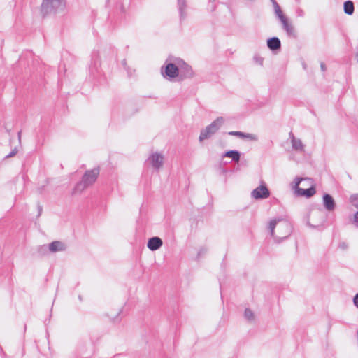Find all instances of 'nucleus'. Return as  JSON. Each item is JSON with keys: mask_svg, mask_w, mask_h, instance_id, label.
Segmentation results:
<instances>
[{"mask_svg": "<svg viewBox=\"0 0 358 358\" xmlns=\"http://www.w3.org/2000/svg\"><path fill=\"white\" fill-rule=\"evenodd\" d=\"M244 133L245 132H242V131H229L228 133V134L229 136H233L238 137L240 138H243Z\"/></svg>", "mask_w": 358, "mask_h": 358, "instance_id": "25", "label": "nucleus"}, {"mask_svg": "<svg viewBox=\"0 0 358 358\" xmlns=\"http://www.w3.org/2000/svg\"><path fill=\"white\" fill-rule=\"evenodd\" d=\"M323 204L324 208L328 211H332L334 210L336 204L333 197L329 194H324L323 195Z\"/></svg>", "mask_w": 358, "mask_h": 358, "instance_id": "12", "label": "nucleus"}, {"mask_svg": "<svg viewBox=\"0 0 358 358\" xmlns=\"http://www.w3.org/2000/svg\"><path fill=\"white\" fill-rule=\"evenodd\" d=\"M305 180H308V181H311V179L310 178H300V177H296L294 182H293V185H292V187L293 189H294L295 191V193L297 194V193L299 192V189H301V188L299 187V185L300 183L302 182V181H305Z\"/></svg>", "mask_w": 358, "mask_h": 358, "instance_id": "20", "label": "nucleus"}, {"mask_svg": "<svg viewBox=\"0 0 358 358\" xmlns=\"http://www.w3.org/2000/svg\"><path fill=\"white\" fill-rule=\"evenodd\" d=\"M99 175V169L94 168L85 171L82 179L78 182L72 190V194L76 195L84 192L87 188L92 186L97 180Z\"/></svg>", "mask_w": 358, "mask_h": 358, "instance_id": "2", "label": "nucleus"}, {"mask_svg": "<svg viewBox=\"0 0 358 358\" xmlns=\"http://www.w3.org/2000/svg\"><path fill=\"white\" fill-rule=\"evenodd\" d=\"M296 15L297 17H303L305 15V12L303 9L298 8L296 10Z\"/></svg>", "mask_w": 358, "mask_h": 358, "instance_id": "26", "label": "nucleus"}, {"mask_svg": "<svg viewBox=\"0 0 358 358\" xmlns=\"http://www.w3.org/2000/svg\"><path fill=\"white\" fill-rule=\"evenodd\" d=\"M320 68H321V70H322V71H326L327 67H326V65L324 64V62H321V63H320Z\"/></svg>", "mask_w": 358, "mask_h": 358, "instance_id": "31", "label": "nucleus"}, {"mask_svg": "<svg viewBox=\"0 0 358 358\" xmlns=\"http://www.w3.org/2000/svg\"><path fill=\"white\" fill-rule=\"evenodd\" d=\"M354 305L358 308V293L355 296L353 299Z\"/></svg>", "mask_w": 358, "mask_h": 358, "instance_id": "28", "label": "nucleus"}, {"mask_svg": "<svg viewBox=\"0 0 358 358\" xmlns=\"http://www.w3.org/2000/svg\"><path fill=\"white\" fill-rule=\"evenodd\" d=\"M164 162V155L157 152H152L145 162L148 166L157 171L163 167Z\"/></svg>", "mask_w": 358, "mask_h": 358, "instance_id": "6", "label": "nucleus"}, {"mask_svg": "<svg viewBox=\"0 0 358 358\" xmlns=\"http://www.w3.org/2000/svg\"><path fill=\"white\" fill-rule=\"evenodd\" d=\"M222 157H229L234 162H238L241 158V152L236 150H228L222 155Z\"/></svg>", "mask_w": 358, "mask_h": 358, "instance_id": "16", "label": "nucleus"}, {"mask_svg": "<svg viewBox=\"0 0 358 358\" xmlns=\"http://www.w3.org/2000/svg\"><path fill=\"white\" fill-rule=\"evenodd\" d=\"M289 138L291 139V143L292 148L299 152H304V145L302 143L301 140L299 138H296L292 132H290L289 134Z\"/></svg>", "mask_w": 358, "mask_h": 358, "instance_id": "10", "label": "nucleus"}, {"mask_svg": "<svg viewBox=\"0 0 358 358\" xmlns=\"http://www.w3.org/2000/svg\"><path fill=\"white\" fill-rule=\"evenodd\" d=\"M122 66L126 69V70L127 71L128 75H129V76H132V72H131V71L130 69H129L128 68H127V66H127V63H126V60H125V59H123V60L122 61Z\"/></svg>", "mask_w": 358, "mask_h": 358, "instance_id": "27", "label": "nucleus"}, {"mask_svg": "<svg viewBox=\"0 0 358 358\" xmlns=\"http://www.w3.org/2000/svg\"><path fill=\"white\" fill-rule=\"evenodd\" d=\"M178 7L180 15V20L184 21L187 17V5L185 0H178Z\"/></svg>", "mask_w": 358, "mask_h": 358, "instance_id": "15", "label": "nucleus"}, {"mask_svg": "<svg viewBox=\"0 0 358 358\" xmlns=\"http://www.w3.org/2000/svg\"><path fill=\"white\" fill-rule=\"evenodd\" d=\"M163 245L162 240L158 236H154L148 239L147 246L152 250L155 251L159 249Z\"/></svg>", "mask_w": 358, "mask_h": 358, "instance_id": "11", "label": "nucleus"}, {"mask_svg": "<svg viewBox=\"0 0 358 358\" xmlns=\"http://www.w3.org/2000/svg\"><path fill=\"white\" fill-rule=\"evenodd\" d=\"M315 189L313 186H311L310 187L307 188L306 189H302V188L301 189H299V192L297 193V195L310 198L312 196H313L315 194Z\"/></svg>", "mask_w": 358, "mask_h": 358, "instance_id": "18", "label": "nucleus"}, {"mask_svg": "<svg viewBox=\"0 0 358 358\" xmlns=\"http://www.w3.org/2000/svg\"><path fill=\"white\" fill-rule=\"evenodd\" d=\"M354 222L358 227V211L354 215Z\"/></svg>", "mask_w": 358, "mask_h": 358, "instance_id": "30", "label": "nucleus"}, {"mask_svg": "<svg viewBox=\"0 0 358 358\" xmlns=\"http://www.w3.org/2000/svg\"><path fill=\"white\" fill-rule=\"evenodd\" d=\"M243 138L248 139L251 141H257L259 139L257 135L250 133H244Z\"/></svg>", "mask_w": 358, "mask_h": 358, "instance_id": "23", "label": "nucleus"}, {"mask_svg": "<svg viewBox=\"0 0 358 358\" xmlns=\"http://www.w3.org/2000/svg\"><path fill=\"white\" fill-rule=\"evenodd\" d=\"M269 229L273 238L285 239L291 234L292 227L287 220L278 218L270 221Z\"/></svg>", "mask_w": 358, "mask_h": 358, "instance_id": "1", "label": "nucleus"}, {"mask_svg": "<svg viewBox=\"0 0 358 358\" xmlns=\"http://www.w3.org/2000/svg\"><path fill=\"white\" fill-rule=\"evenodd\" d=\"M267 46L272 51L279 50L281 48L280 40L278 37H272L267 40Z\"/></svg>", "mask_w": 358, "mask_h": 358, "instance_id": "13", "label": "nucleus"}, {"mask_svg": "<svg viewBox=\"0 0 358 358\" xmlns=\"http://www.w3.org/2000/svg\"><path fill=\"white\" fill-rule=\"evenodd\" d=\"M351 199L353 201L354 199H357V195H354V196H351Z\"/></svg>", "mask_w": 358, "mask_h": 358, "instance_id": "33", "label": "nucleus"}, {"mask_svg": "<svg viewBox=\"0 0 358 358\" xmlns=\"http://www.w3.org/2000/svg\"><path fill=\"white\" fill-rule=\"evenodd\" d=\"M273 8L275 15L278 17L280 22L287 18L286 16L282 13V11L277 2H275Z\"/></svg>", "mask_w": 358, "mask_h": 358, "instance_id": "21", "label": "nucleus"}, {"mask_svg": "<svg viewBox=\"0 0 358 358\" xmlns=\"http://www.w3.org/2000/svg\"><path fill=\"white\" fill-rule=\"evenodd\" d=\"M161 73L169 80L178 78L179 80L178 57H169L161 67Z\"/></svg>", "mask_w": 358, "mask_h": 358, "instance_id": "3", "label": "nucleus"}, {"mask_svg": "<svg viewBox=\"0 0 358 358\" xmlns=\"http://www.w3.org/2000/svg\"><path fill=\"white\" fill-rule=\"evenodd\" d=\"M17 150L16 149H15L14 150H13L7 157H11L13 156H14L16 153H17Z\"/></svg>", "mask_w": 358, "mask_h": 358, "instance_id": "32", "label": "nucleus"}, {"mask_svg": "<svg viewBox=\"0 0 358 358\" xmlns=\"http://www.w3.org/2000/svg\"><path fill=\"white\" fill-rule=\"evenodd\" d=\"M343 9L345 14L351 15L355 10L354 3L352 1H346L343 4Z\"/></svg>", "mask_w": 358, "mask_h": 358, "instance_id": "19", "label": "nucleus"}, {"mask_svg": "<svg viewBox=\"0 0 358 358\" xmlns=\"http://www.w3.org/2000/svg\"><path fill=\"white\" fill-rule=\"evenodd\" d=\"M281 23L282 24L283 29L287 32V34L293 38L296 37V34L294 27L290 24L288 22L287 18H285V20L281 21Z\"/></svg>", "mask_w": 358, "mask_h": 358, "instance_id": "14", "label": "nucleus"}, {"mask_svg": "<svg viewBox=\"0 0 358 358\" xmlns=\"http://www.w3.org/2000/svg\"><path fill=\"white\" fill-rule=\"evenodd\" d=\"M65 8V0H43L41 4V12L43 15L61 12Z\"/></svg>", "mask_w": 358, "mask_h": 358, "instance_id": "4", "label": "nucleus"}, {"mask_svg": "<svg viewBox=\"0 0 358 358\" xmlns=\"http://www.w3.org/2000/svg\"><path fill=\"white\" fill-rule=\"evenodd\" d=\"M251 195L255 199H264L270 196V192L266 185L263 183L253 189Z\"/></svg>", "mask_w": 358, "mask_h": 358, "instance_id": "9", "label": "nucleus"}, {"mask_svg": "<svg viewBox=\"0 0 358 358\" xmlns=\"http://www.w3.org/2000/svg\"><path fill=\"white\" fill-rule=\"evenodd\" d=\"M49 250L52 252L63 251L66 249L65 245L60 241H56L49 244Z\"/></svg>", "mask_w": 358, "mask_h": 358, "instance_id": "17", "label": "nucleus"}, {"mask_svg": "<svg viewBox=\"0 0 358 358\" xmlns=\"http://www.w3.org/2000/svg\"><path fill=\"white\" fill-rule=\"evenodd\" d=\"M244 317L248 321H253L255 319L254 313L250 308H245Z\"/></svg>", "mask_w": 358, "mask_h": 358, "instance_id": "22", "label": "nucleus"}, {"mask_svg": "<svg viewBox=\"0 0 358 358\" xmlns=\"http://www.w3.org/2000/svg\"><path fill=\"white\" fill-rule=\"evenodd\" d=\"M271 1L272 2L273 6H274L275 2H277L275 0H271Z\"/></svg>", "mask_w": 358, "mask_h": 358, "instance_id": "34", "label": "nucleus"}, {"mask_svg": "<svg viewBox=\"0 0 358 358\" xmlns=\"http://www.w3.org/2000/svg\"><path fill=\"white\" fill-rule=\"evenodd\" d=\"M224 122V117H218L217 118H216L210 124H209L205 129L201 131L199 136V141L201 142L205 139L210 138L220 129Z\"/></svg>", "mask_w": 358, "mask_h": 358, "instance_id": "5", "label": "nucleus"}, {"mask_svg": "<svg viewBox=\"0 0 358 358\" xmlns=\"http://www.w3.org/2000/svg\"><path fill=\"white\" fill-rule=\"evenodd\" d=\"M297 1H299V0H296Z\"/></svg>", "mask_w": 358, "mask_h": 358, "instance_id": "35", "label": "nucleus"}, {"mask_svg": "<svg viewBox=\"0 0 358 358\" xmlns=\"http://www.w3.org/2000/svg\"><path fill=\"white\" fill-rule=\"evenodd\" d=\"M179 80L192 78L194 71L192 67L183 59L178 57Z\"/></svg>", "mask_w": 358, "mask_h": 358, "instance_id": "8", "label": "nucleus"}, {"mask_svg": "<svg viewBox=\"0 0 358 358\" xmlns=\"http://www.w3.org/2000/svg\"><path fill=\"white\" fill-rule=\"evenodd\" d=\"M325 221L324 213L321 210H313L308 221V225L313 229H319Z\"/></svg>", "mask_w": 358, "mask_h": 358, "instance_id": "7", "label": "nucleus"}, {"mask_svg": "<svg viewBox=\"0 0 358 358\" xmlns=\"http://www.w3.org/2000/svg\"><path fill=\"white\" fill-rule=\"evenodd\" d=\"M253 59L259 65L263 66L264 58L262 57H261L259 55H257V54L255 55Z\"/></svg>", "mask_w": 358, "mask_h": 358, "instance_id": "24", "label": "nucleus"}, {"mask_svg": "<svg viewBox=\"0 0 358 358\" xmlns=\"http://www.w3.org/2000/svg\"><path fill=\"white\" fill-rule=\"evenodd\" d=\"M207 250L206 248H201L198 252L199 256H201L206 252Z\"/></svg>", "mask_w": 358, "mask_h": 358, "instance_id": "29", "label": "nucleus"}]
</instances>
